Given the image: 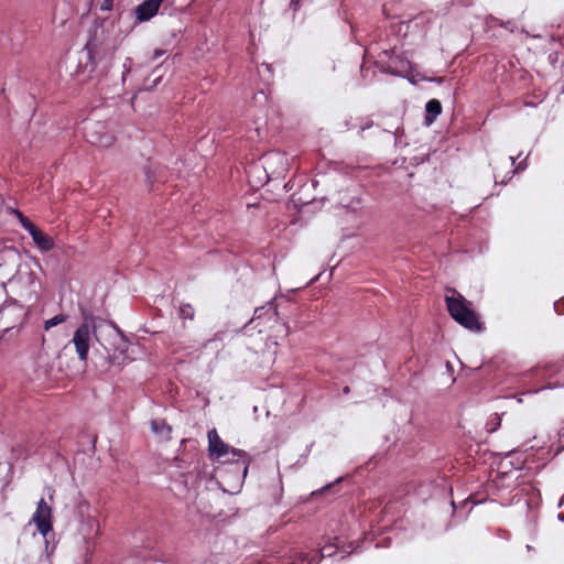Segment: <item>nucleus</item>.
<instances>
[{
  "label": "nucleus",
  "instance_id": "16",
  "mask_svg": "<svg viewBox=\"0 0 564 564\" xmlns=\"http://www.w3.org/2000/svg\"><path fill=\"white\" fill-rule=\"evenodd\" d=\"M273 305L274 300H270L265 305L257 307L253 312V317L248 322V324L251 323L254 318H261L265 313H268L272 308L274 311V314L278 316V307Z\"/></svg>",
  "mask_w": 564,
  "mask_h": 564
},
{
  "label": "nucleus",
  "instance_id": "23",
  "mask_svg": "<svg viewBox=\"0 0 564 564\" xmlns=\"http://www.w3.org/2000/svg\"><path fill=\"white\" fill-rule=\"evenodd\" d=\"M429 159V153H422L420 156L419 155H415L412 158V164L414 165H419V164H422L424 163L426 160Z\"/></svg>",
  "mask_w": 564,
  "mask_h": 564
},
{
  "label": "nucleus",
  "instance_id": "33",
  "mask_svg": "<svg viewBox=\"0 0 564 564\" xmlns=\"http://www.w3.org/2000/svg\"><path fill=\"white\" fill-rule=\"evenodd\" d=\"M109 7V3L105 2V4L102 6L104 9H107Z\"/></svg>",
  "mask_w": 564,
  "mask_h": 564
},
{
  "label": "nucleus",
  "instance_id": "34",
  "mask_svg": "<svg viewBox=\"0 0 564 564\" xmlns=\"http://www.w3.org/2000/svg\"><path fill=\"white\" fill-rule=\"evenodd\" d=\"M109 7V3L105 2V4L102 6L104 9H107Z\"/></svg>",
  "mask_w": 564,
  "mask_h": 564
},
{
  "label": "nucleus",
  "instance_id": "27",
  "mask_svg": "<svg viewBox=\"0 0 564 564\" xmlns=\"http://www.w3.org/2000/svg\"><path fill=\"white\" fill-rule=\"evenodd\" d=\"M557 520L561 521V522H564V513H558L557 514Z\"/></svg>",
  "mask_w": 564,
  "mask_h": 564
},
{
  "label": "nucleus",
  "instance_id": "28",
  "mask_svg": "<svg viewBox=\"0 0 564 564\" xmlns=\"http://www.w3.org/2000/svg\"><path fill=\"white\" fill-rule=\"evenodd\" d=\"M12 328H13V327H7V328L3 330V334H2V336H1V337H3V336H4V334H6V333H9Z\"/></svg>",
  "mask_w": 564,
  "mask_h": 564
},
{
  "label": "nucleus",
  "instance_id": "13",
  "mask_svg": "<svg viewBox=\"0 0 564 564\" xmlns=\"http://www.w3.org/2000/svg\"><path fill=\"white\" fill-rule=\"evenodd\" d=\"M360 547V543L359 542H348V543H344L339 540V549H338V553H341V556L340 558H346L347 556H349L350 554L355 553L358 551V549Z\"/></svg>",
  "mask_w": 564,
  "mask_h": 564
},
{
  "label": "nucleus",
  "instance_id": "7",
  "mask_svg": "<svg viewBox=\"0 0 564 564\" xmlns=\"http://www.w3.org/2000/svg\"><path fill=\"white\" fill-rule=\"evenodd\" d=\"M150 429L155 436L164 441H170L172 438V426L164 419L151 420Z\"/></svg>",
  "mask_w": 564,
  "mask_h": 564
},
{
  "label": "nucleus",
  "instance_id": "3",
  "mask_svg": "<svg viewBox=\"0 0 564 564\" xmlns=\"http://www.w3.org/2000/svg\"><path fill=\"white\" fill-rule=\"evenodd\" d=\"M208 454L210 459L219 460L229 454V445L225 443L218 435L216 429H212L207 433Z\"/></svg>",
  "mask_w": 564,
  "mask_h": 564
},
{
  "label": "nucleus",
  "instance_id": "15",
  "mask_svg": "<svg viewBox=\"0 0 564 564\" xmlns=\"http://www.w3.org/2000/svg\"><path fill=\"white\" fill-rule=\"evenodd\" d=\"M15 214L19 218L22 228L25 229L30 236H32L39 229V227L26 216H24L20 210H15Z\"/></svg>",
  "mask_w": 564,
  "mask_h": 564
},
{
  "label": "nucleus",
  "instance_id": "21",
  "mask_svg": "<svg viewBox=\"0 0 564 564\" xmlns=\"http://www.w3.org/2000/svg\"><path fill=\"white\" fill-rule=\"evenodd\" d=\"M554 311L558 315H564V297L560 299L558 301L554 302Z\"/></svg>",
  "mask_w": 564,
  "mask_h": 564
},
{
  "label": "nucleus",
  "instance_id": "2",
  "mask_svg": "<svg viewBox=\"0 0 564 564\" xmlns=\"http://www.w3.org/2000/svg\"><path fill=\"white\" fill-rule=\"evenodd\" d=\"M72 341L75 345L78 359L80 361H86L90 346V324L88 323L87 317H85V322L75 330Z\"/></svg>",
  "mask_w": 564,
  "mask_h": 564
},
{
  "label": "nucleus",
  "instance_id": "10",
  "mask_svg": "<svg viewBox=\"0 0 564 564\" xmlns=\"http://www.w3.org/2000/svg\"><path fill=\"white\" fill-rule=\"evenodd\" d=\"M19 260V253L15 248L0 249V269L14 264Z\"/></svg>",
  "mask_w": 564,
  "mask_h": 564
},
{
  "label": "nucleus",
  "instance_id": "17",
  "mask_svg": "<svg viewBox=\"0 0 564 564\" xmlns=\"http://www.w3.org/2000/svg\"><path fill=\"white\" fill-rule=\"evenodd\" d=\"M67 318H68V316L66 314H63V313L57 314V315L53 316L52 318L45 321L44 329L48 330V329L66 322Z\"/></svg>",
  "mask_w": 564,
  "mask_h": 564
},
{
  "label": "nucleus",
  "instance_id": "11",
  "mask_svg": "<svg viewBox=\"0 0 564 564\" xmlns=\"http://www.w3.org/2000/svg\"><path fill=\"white\" fill-rule=\"evenodd\" d=\"M426 122L431 124L434 119L442 112V105L437 99H431L426 102Z\"/></svg>",
  "mask_w": 564,
  "mask_h": 564
},
{
  "label": "nucleus",
  "instance_id": "31",
  "mask_svg": "<svg viewBox=\"0 0 564 564\" xmlns=\"http://www.w3.org/2000/svg\"><path fill=\"white\" fill-rule=\"evenodd\" d=\"M283 326L285 327L286 333H288V332H289V325H288V323H285V322H284V323H283Z\"/></svg>",
  "mask_w": 564,
  "mask_h": 564
},
{
  "label": "nucleus",
  "instance_id": "36",
  "mask_svg": "<svg viewBox=\"0 0 564 564\" xmlns=\"http://www.w3.org/2000/svg\"><path fill=\"white\" fill-rule=\"evenodd\" d=\"M163 1H164V0H160V3L162 4V2H163Z\"/></svg>",
  "mask_w": 564,
  "mask_h": 564
},
{
  "label": "nucleus",
  "instance_id": "4",
  "mask_svg": "<svg viewBox=\"0 0 564 564\" xmlns=\"http://www.w3.org/2000/svg\"><path fill=\"white\" fill-rule=\"evenodd\" d=\"M161 7L160 0H147L135 8V17L140 22H144L153 18Z\"/></svg>",
  "mask_w": 564,
  "mask_h": 564
},
{
  "label": "nucleus",
  "instance_id": "26",
  "mask_svg": "<svg viewBox=\"0 0 564 564\" xmlns=\"http://www.w3.org/2000/svg\"><path fill=\"white\" fill-rule=\"evenodd\" d=\"M350 392V388L348 386L343 388V393L348 394Z\"/></svg>",
  "mask_w": 564,
  "mask_h": 564
},
{
  "label": "nucleus",
  "instance_id": "6",
  "mask_svg": "<svg viewBox=\"0 0 564 564\" xmlns=\"http://www.w3.org/2000/svg\"><path fill=\"white\" fill-rule=\"evenodd\" d=\"M228 457L223 460V463H239L243 464V476L247 475L249 465L251 463V456L243 449L235 448L229 446Z\"/></svg>",
  "mask_w": 564,
  "mask_h": 564
},
{
  "label": "nucleus",
  "instance_id": "12",
  "mask_svg": "<svg viewBox=\"0 0 564 564\" xmlns=\"http://www.w3.org/2000/svg\"><path fill=\"white\" fill-rule=\"evenodd\" d=\"M346 477H338L336 478L334 481L332 482H328L326 485H324L323 487H321L319 489L313 491L311 494V496L313 497H317V496H321V495H330V496H335L338 494L337 490H335V487L340 484Z\"/></svg>",
  "mask_w": 564,
  "mask_h": 564
},
{
  "label": "nucleus",
  "instance_id": "1",
  "mask_svg": "<svg viewBox=\"0 0 564 564\" xmlns=\"http://www.w3.org/2000/svg\"><path fill=\"white\" fill-rule=\"evenodd\" d=\"M445 302L451 317L460 326L474 333L485 330V324L471 308V303L466 301L463 295L446 296Z\"/></svg>",
  "mask_w": 564,
  "mask_h": 564
},
{
  "label": "nucleus",
  "instance_id": "30",
  "mask_svg": "<svg viewBox=\"0 0 564 564\" xmlns=\"http://www.w3.org/2000/svg\"><path fill=\"white\" fill-rule=\"evenodd\" d=\"M115 53H116V47H112V48L110 50V55H111V57L115 55Z\"/></svg>",
  "mask_w": 564,
  "mask_h": 564
},
{
  "label": "nucleus",
  "instance_id": "22",
  "mask_svg": "<svg viewBox=\"0 0 564 564\" xmlns=\"http://www.w3.org/2000/svg\"><path fill=\"white\" fill-rule=\"evenodd\" d=\"M143 171H144L145 178H147L149 186H152L155 181L154 174L152 173V171L149 166H144Z\"/></svg>",
  "mask_w": 564,
  "mask_h": 564
},
{
  "label": "nucleus",
  "instance_id": "32",
  "mask_svg": "<svg viewBox=\"0 0 564 564\" xmlns=\"http://www.w3.org/2000/svg\"><path fill=\"white\" fill-rule=\"evenodd\" d=\"M563 502H564V495H563V498L561 499V501L558 503V507H561Z\"/></svg>",
  "mask_w": 564,
  "mask_h": 564
},
{
  "label": "nucleus",
  "instance_id": "19",
  "mask_svg": "<svg viewBox=\"0 0 564 564\" xmlns=\"http://www.w3.org/2000/svg\"><path fill=\"white\" fill-rule=\"evenodd\" d=\"M117 333L120 335V344L115 348L113 357L116 358V352L119 351L120 355H124L128 350V340L126 339L123 333L113 326Z\"/></svg>",
  "mask_w": 564,
  "mask_h": 564
},
{
  "label": "nucleus",
  "instance_id": "24",
  "mask_svg": "<svg viewBox=\"0 0 564 564\" xmlns=\"http://www.w3.org/2000/svg\"><path fill=\"white\" fill-rule=\"evenodd\" d=\"M36 509H42L44 510V513H46V511L48 512V516L52 514V510L51 508L46 505L44 498H41L40 501L37 502V508Z\"/></svg>",
  "mask_w": 564,
  "mask_h": 564
},
{
  "label": "nucleus",
  "instance_id": "29",
  "mask_svg": "<svg viewBox=\"0 0 564 564\" xmlns=\"http://www.w3.org/2000/svg\"><path fill=\"white\" fill-rule=\"evenodd\" d=\"M299 2H300V0H292V4H293L294 7H297Z\"/></svg>",
  "mask_w": 564,
  "mask_h": 564
},
{
  "label": "nucleus",
  "instance_id": "18",
  "mask_svg": "<svg viewBox=\"0 0 564 564\" xmlns=\"http://www.w3.org/2000/svg\"><path fill=\"white\" fill-rule=\"evenodd\" d=\"M178 314L180 317L184 319H193L195 316V310L189 303L182 304L180 306Z\"/></svg>",
  "mask_w": 564,
  "mask_h": 564
},
{
  "label": "nucleus",
  "instance_id": "5",
  "mask_svg": "<svg viewBox=\"0 0 564 564\" xmlns=\"http://www.w3.org/2000/svg\"><path fill=\"white\" fill-rule=\"evenodd\" d=\"M32 520L43 536H46L53 530L52 516H48L47 511L44 513V510L36 509Z\"/></svg>",
  "mask_w": 564,
  "mask_h": 564
},
{
  "label": "nucleus",
  "instance_id": "20",
  "mask_svg": "<svg viewBox=\"0 0 564 564\" xmlns=\"http://www.w3.org/2000/svg\"><path fill=\"white\" fill-rule=\"evenodd\" d=\"M500 422H501L500 416L497 413L494 414V416L490 419V421L487 424L488 426L491 425L490 427H488V432H490V433L495 432L500 426Z\"/></svg>",
  "mask_w": 564,
  "mask_h": 564
},
{
  "label": "nucleus",
  "instance_id": "9",
  "mask_svg": "<svg viewBox=\"0 0 564 564\" xmlns=\"http://www.w3.org/2000/svg\"><path fill=\"white\" fill-rule=\"evenodd\" d=\"M26 282L30 286V291L26 294V300L36 302V300L39 297V291L41 288V283L39 281L36 274L34 272L30 271L26 275Z\"/></svg>",
  "mask_w": 564,
  "mask_h": 564
},
{
  "label": "nucleus",
  "instance_id": "8",
  "mask_svg": "<svg viewBox=\"0 0 564 564\" xmlns=\"http://www.w3.org/2000/svg\"><path fill=\"white\" fill-rule=\"evenodd\" d=\"M31 237L33 242L42 251H50L55 246L54 239L51 236L43 232L40 228Z\"/></svg>",
  "mask_w": 564,
  "mask_h": 564
},
{
  "label": "nucleus",
  "instance_id": "25",
  "mask_svg": "<svg viewBox=\"0 0 564 564\" xmlns=\"http://www.w3.org/2000/svg\"><path fill=\"white\" fill-rule=\"evenodd\" d=\"M164 53H165V51L156 48V50L153 51V54H152V56L150 58L152 61H155L159 57H161Z\"/></svg>",
  "mask_w": 564,
  "mask_h": 564
},
{
  "label": "nucleus",
  "instance_id": "35",
  "mask_svg": "<svg viewBox=\"0 0 564 564\" xmlns=\"http://www.w3.org/2000/svg\"><path fill=\"white\" fill-rule=\"evenodd\" d=\"M316 280H318V276H315L314 279H312L311 282H314Z\"/></svg>",
  "mask_w": 564,
  "mask_h": 564
},
{
  "label": "nucleus",
  "instance_id": "14",
  "mask_svg": "<svg viewBox=\"0 0 564 564\" xmlns=\"http://www.w3.org/2000/svg\"><path fill=\"white\" fill-rule=\"evenodd\" d=\"M334 540H335L334 543L325 544L321 549V551H319L321 557H332V556H335L338 553L339 538H335Z\"/></svg>",
  "mask_w": 564,
  "mask_h": 564
}]
</instances>
